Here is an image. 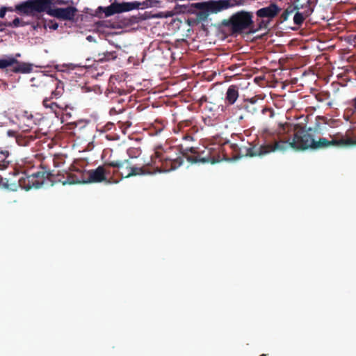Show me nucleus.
<instances>
[{
	"instance_id": "c9c22d12",
	"label": "nucleus",
	"mask_w": 356,
	"mask_h": 356,
	"mask_svg": "<svg viewBox=\"0 0 356 356\" xmlns=\"http://www.w3.org/2000/svg\"><path fill=\"white\" fill-rule=\"evenodd\" d=\"M58 24H57V23H54V24H52V26H51V29H54V30L57 29H58Z\"/></svg>"
},
{
	"instance_id": "6ab92c4d",
	"label": "nucleus",
	"mask_w": 356,
	"mask_h": 356,
	"mask_svg": "<svg viewBox=\"0 0 356 356\" xmlns=\"http://www.w3.org/2000/svg\"><path fill=\"white\" fill-rule=\"evenodd\" d=\"M14 67L12 71L15 73H29L32 71L33 67L32 65L26 63H20L17 60V63H15Z\"/></svg>"
},
{
	"instance_id": "0eeeda50",
	"label": "nucleus",
	"mask_w": 356,
	"mask_h": 356,
	"mask_svg": "<svg viewBox=\"0 0 356 356\" xmlns=\"http://www.w3.org/2000/svg\"><path fill=\"white\" fill-rule=\"evenodd\" d=\"M52 6V0H27L16 6V10L21 15L35 16L38 13L48 12Z\"/></svg>"
},
{
	"instance_id": "423d86ee",
	"label": "nucleus",
	"mask_w": 356,
	"mask_h": 356,
	"mask_svg": "<svg viewBox=\"0 0 356 356\" xmlns=\"http://www.w3.org/2000/svg\"><path fill=\"white\" fill-rule=\"evenodd\" d=\"M252 14L246 11H240L233 14L229 19H225L221 22L220 26L226 27L232 33H241L244 31L251 28Z\"/></svg>"
},
{
	"instance_id": "9b49d317",
	"label": "nucleus",
	"mask_w": 356,
	"mask_h": 356,
	"mask_svg": "<svg viewBox=\"0 0 356 356\" xmlns=\"http://www.w3.org/2000/svg\"><path fill=\"white\" fill-rule=\"evenodd\" d=\"M185 151L186 152L184 154V156H186L188 161L191 163H214L217 161L215 156L211 155V149L198 152L197 147H191L186 148Z\"/></svg>"
},
{
	"instance_id": "c756f323",
	"label": "nucleus",
	"mask_w": 356,
	"mask_h": 356,
	"mask_svg": "<svg viewBox=\"0 0 356 356\" xmlns=\"http://www.w3.org/2000/svg\"><path fill=\"white\" fill-rule=\"evenodd\" d=\"M123 110H124L123 108H119L118 110H117L115 108L113 107V108H110L109 114L111 115H115L122 113L123 111Z\"/></svg>"
},
{
	"instance_id": "1a4fd4ad",
	"label": "nucleus",
	"mask_w": 356,
	"mask_h": 356,
	"mask_svg": "<svg viewBox=\"0 0 356 356\" xmlns=\"http://www.w3.org/2000/svg\"><path fill=\"white\" fill-rule=\"evenodd\" d=\"M147 7V3L145 1H134L123 3H113L107 7L99 6V10H102L106 17H110L115 14L129 12L135 9L145 8Z\"/></svg>"
},
{
	"instance_id": "aec40b11",
	"label": "nucleus",
	"mask_w": 356,
	"mask_h": 356,
	"mask_svg": "<svg viewBox=\"0 0 356 356\" xmlns=\"http://www.w3.org/2000/svg\"><path fill=\"white\" fill-rule=\"evenodd\" d=\"M118 57V53L115 51H106L99 53L97 55L98 60L100 62H108L114 60Z\"/></svg>"
},
{
	"instance_id": "f03ea898",
	"label": "nucleus",
	"mask_w": 356,
	"mask_h": 356,
	"mask_svg": "<svg viewBox=\"0 0 356 356\" xmlns=\"http://www.w3.org/2000/svg\"><path fill=\"white\" fill-rule=\"evenodd\" d=\"M70 178V177L67 176L65 178L63 175H54L42 163H39L37 170L19 178V185L26 191H29L33 188H40L47 180L51 182V186L56 182H61L63 185L72 184L74 181H71Z\"/></svg>"
},
{
	"instance_id": "f8f14e48",
	"label": "nucleus",
	"mask_w": 356,
	"mask_h": 356,
	"mask_svg": "<svg viewBox=\"0 0 356 356\" xmlns=\"http://www.w3.org/2000/svg\"><path fill=\"white\" fill-rule=\"evenodd\" d=\"M77 11V9L74 6L56 8L51 7L48 12V15L60 20L72 21L74 19Z\"/></svg>"
},
{
	"instance_id": "f257e3e1",
	"label": "nucleus",
	"mask_w": 356,
	"mask_h": 356,
	"mask_svg": "<svg viewBox=\"0 0 356 356\" xmlns=\"http://www.w3.org/2000/svg\"><path fill=\"white\" fill-rule=\"evenodd\" d=\"M291 130V124L285 123L280 124L278 128L275 131L269 132V135L272 136L275 152H284L289 148L298 150L312 149L314 137L309 133V131H312L311 128L308 131L303 129L297 130L293 134L292 140L286 136Z\"/></svg>"
},
{
	"instance_id": "393cba45",
	"label": "nucleus",
	"mask_w": 356,
	"mask_h": 356,
	"mask_svg": "<svg viewBox=\"0 0 356 356\" xmlns=\"http://www.w3.org/2000/svg\"><path fill=\"white\" fill-rule=\"evenodd\" d=\"M24 25L25 23L19 17H15L12 22H7L4 23V26L7 27H19L24 26Z\"/></svg>"
},
{
	"instance_id": "72a5a7b5",
	"label": "nucleus",
	"mask_w": 356,
	"mask_h": 356,
	"mask_svg": "<svg viewBox=\"0 0 356 356\" xmlns=\"http://www.w3.org/2000/svg\"><path fill=\"white\" fill-rule=\"evenodd\" d=\"M4 180L3 178H1V182L2 183V184L5 186V188H8V184L6 182H4ZM6 182H8V180H6Z\"/></svg>"
},
{
	"instance_id": "20e7f679",
	"label": "nucleus",
	"mask_w": 356,
	"mask_h": 356,
	"mask_svg": "<svg viewBox=\"0 0 356 356\" xmlns=\"http://www.w3.org/2000/svg\"><path fill=\"white\" fill-rule=\"evenodd\" d=\"M269 130H265L266 134L264 143L260 145L249 144L247 146L238 147L236 144H232L230 147L234 152L233 158L239 159L243 156L263 157L269 154L275 152L272 136L269 135Z\"/></svg>"
},
{
	"instance_id": "4be33fe9",
	"label": "nucleus",
	"mask_w": 356,
	"mask_h": 356,
	"mask_svg": "<svg viewBox=\"0 0 356 356\" xmlns=\"http://www.w3.org/2000/svg\"><path fill=\"white\" fill-rule=\"evenodd\" d=\"M15 63H17V60L13 56H9L6 58H0V70L11 67L14 65Z\"/></svg>"
},
{
	"instance_id": "473e14b6",
	"label": "nucleus",
	"mask_w": 356,
	"mask_h": 356,
	"mask_svg": "<svg viewBox=\"0 0 356 356\" xmlns=\"http://www.w3.org/2000/svg\"><path fill=\"white\" fill-rule=\"evenodd\" d=\"M68 3V1L66 0H52V6L55 4L58 5H66Z\"/></svg>"
},
{
	"instance_id": "b1692460",
	"label": "nucleus",
	"mask_w": 356,
	"mask_h": 356,
	"mask_svg": "<svg viewBox=\"0 0 356 356\" xmlns=\"http://www.w3.org/2000/svg\"><path fill=\"white\" fill-rule=\"evenodd\" d=\"M195 15H196L197 19L199 22H204L208 19V17L211 14L209 11V9H207V7H205L199 10H196Z\"/></svg>"
},
{
	"instance_id": "4468645a",
	"label": "nucleus",
	"mask_w": 356,
	"mask_h": 356,
	"mask_svg": "<svg viewBox=\"0 0 356 356\" xmlns=\"http://www.w3.org/2000/svg\"><path fill=\"white\" fill-rule=\"evenodd\" d=\"M236 4V0H211L207 1V9L210 14H216Z\"/></svg>"
},
{
	"instance_id": "a211bd4d",
	"label": "nucleus",
	"mask_w": 356,
	"mask_h": 356,
	"mask_svg": "<svg viewBox=\"0 0 356 356\" xmlns=\"http://www.w3.org/2000/svg\"><path fill=\"white\" fill-rule=\"evenodd\" d=\"M238 87L236 85L229 86L225 96V101L230 105L234 104L238 97Z\"/></svg>"
},
{
	"instance_id": "dca6fc26",
	"label": "nucleus",
	"mask_w": 356,
	"mask_h": 356,
	"mask_svg": "<svg viewBox=\"0 0 356 356\" xmlns=\"http://www.w3.org/2000/svg\"><path fill=\"white\" fill-rule=\"evenodd\" d=\"M41 163L39 161H35V158H25L22 160V163L19 164V167L21 168L23 176L29 175L31 172L35 171V167L38 169V165Z\"/></svg>"
},
{
	"instance_id": "7ed1b4c3",
	"label": "nucleus",
	"mask_w": 356,
	"mask_h": 356,
	"mask_svg": "<svg viewBox=\"0 0 356 356\" xmlns=\"http://www.w3.org/2000/svg\"><path fill=\"white\" fill-rule=\"evenodd\" d=\"M31 87H35L39 89V92L45 93L46 92L51 90L50 97H46L42 102V104L46 108H50L54 110L58 107L55 102H51L52 99H58L63 94L64 84L57 79L49 76L46 74H38L35 77L31 79Z\"/></svg>"
},
{
	"instance_id": "2eb2a0df",
	"label": "nucleus",
	"mask_w": 356,
	"mask_h": 356,
	"mask_svg": "<svg viewBox=\"0 0 356 356\" xmlns=\"http://www.w3.org/2000/svg\"><path fill=\"white\" fill-rule=\"evenodd\" d=\"M280 8L275 3H270L269 6L259 9L256 14L261 18L273 19L280 11Z\"/></svg>"
},
{
	"instance_id": "39448f33",
	"label": "nucleus",
	"mask_w": 356,
	"mask_h": 356,
	"mask_svg": "<svg viewBox=\"0 0 356 356\" xmlns=\"http://www.w3.org/2000/svg\"><path fill=\"white\" fill-rule=\"evenodd\" d=\"M105 165L116 168L114 173H119L122 177L129 178L133 176L151 175L156 170H152L149 165L142 167L134 165L129 159L108 161L105 162Z\"/></svg>"
},
{
	"instance_id": "7c9ffc66",
	"label": "nucleus",
	"mask_w": 356,
	"mask_h": 356,
	"mask_svg": "<svg viewBox=\"0 0 356 356\" xmlns=\"http://www.w3.org/2000/svg\"><path fill=\"white\" fill-rule=\"evenodd\" d=\"M292 13V10L289 11L288 10H285L282 14L281 15V19L282 21H286L288 19L289 15Z\"/></svg>"
},
{
	"instance_id": "412c9836",
	"label": "nucleus",
	"mask_w": 356,
	"mask_h": 356,
	"mask_svg": "<svg viewBox=\"0 0 356 356\" xmlns=\"http://www.w3.org/2000/svg\"><path fill=\"white\" fill-rule=\"evenodd\" d=\"M316 1L317 0H307L305 4L300 6V8L303 9L302 13L306 17L313 13Z\"/></svg>"
},
{
	"instance_id": "bb28decb",
	"label": "nucleus",
	"mask_w": 356,
	"mask_h": 356,
	"mask_svg": "<svg viewBox=\"0 0 356 356\" xmlns=\"http://www.w3.org/2000/svg\"><path fill=\"white\" fill-rule=\"evenodd\" d=\"M261 111L263 115H267L269 118H273L275 115V111L270 107H264L262 106Z\"/></svg>"
},
{
	"instance_id": "ddd939ff",
	"label": "nucleus",
	"mask_w": 356,
	"mask_h": 356,
	"mask_svg": "<svg viewBox=\"0 0 356 356\" xmlns=\"http://www.w3.org/2000/svg\"><path fill=\"white\" fill-rule=\"evenodd\" d=\"M259 99L263 100V98H259V96L256 95L251 98L245 99L238 107L240 109L245 110L250 115H256L262 108V106L259 103Z\"/></svg>"
},
{
	"instance_id": "e433bc0d",
	"label": "nucleus",
	"mask_w": 356,
	"mask_h": 356,
	"mask_svg": "<svg viewBox=\"0 0 356 356\" xmlns=\"http://www.w3.org/2000/svg\"><path fill=\"white\" fill-rule=\"evenodd\" d=\"M162 128L159 129L158 131H156V134H158L159 133H160L161 131H162Z\"/></svg>"
},
{
	"instance_id": "cd10ccee",
	"label": "nucleus",
	"mask_w": 356,
	"mask_h": 356,
	"mask_svg": "<svg viewBox=\"0 0 356 356\" xmlns=\"http://www.w3.org/2000/svg\"><path fill=\"white\" fill-rule=\"evenodd\" d=\"M207 1L192 3L191 6V11L193 13H195V11L193 10V8L196 9L197 10H199L200 9H202V8L207 7Z\"/></svg>"
},
{
	"instance_id": "4c0bfd02",
	"label": "nucleus",
	"mask_w": 356,
	"mask_h": 356,
	"mask_svg": "<svg viewBox=\"0 0 356 356\" xmlns=\"http://www.w3.org/2000/svg\"><path fill=\"white\" fill-rule=\"evenodd\" d=\"M5 22H0V26H4Z\"/></svg>"
},
{
	"instance_id": "6e6552de",
	"label": "nucleus",
	"mask_w": 356,
	"mask_h": 356,
	"mask_svg": "<svg viewBox=\"0 0 356 356\" xmlns=\"http://www.w3.org/2000/svg\"><path fill=\"white\" fill-rule=\"evenodd\" d=\"M105 163L104 165H99L96 169L90 170L81 173V178L77 177L75 179V176L72 174L67 173V177H70V179L74 181V184L79 183H100L104 181H107V174L109 172H106Z\"/></svg>"
},
{
	"instance_id": "a878e982",
	"label": "nucleus",
	"mask_w": 356,
	"mask_h": 356,
	"mask_svg": "<svg viewBox=\"0 0 356 356\" xmlns=\"http://www.w3.org/2000/svg\"><path fill=\"white\" fill-rule=\"evenodd\" d=\"M306 17L302 12H297L293 17V22L295 24L300 26L301 25Z\"/></svg>"
},
{
	"instance_id": "c85d7f7f",
	"label": "nucleus",
	"mask_w": 356,
	"mask_h": 356,
	"mask_svg": "<svg viewBox=\"0 0 356 356\" xmlns=\"http://www.w3.org/2000/svg\"><path fill=\"white\" fill-rule=\"evenodd\" d=\"M180 133L181 134V138L183 140H189V141L195 140V137H193L190 134H188V132H186H186H180Z\"/></svg>"
},
{
	"instance_id": "ea45409f",
	"label": "nucleus",
	"mask_w": 356,
	"mask_h": 356,
	"mask_svg": "<svg viewBox=\"0 0 356 356\" xmlns=\"http://www.w3.org/2000/svg\"><path fill=\"white\" fill-rule=\"evenodd\" d=\"M260 356H267V355H265V354H262V355H261Z\"/></svg>"
},
{
	"instance_id": "58836bf2",
	"label": "nucleus",
	"mask_w": 356,
	"mask_h": 356,
	"mask_svg": "<svg viewBox=\"0 0 356 356\" xmlns=\"http://www.w3.org/2000/svg\"><path fill=\"white\" fill-rule=\"evenodd\" d=\"M295 8H296V9H299L298 6H296L295 7Z\"/></svg>"
},
{
	"instance_id": "9d476101",
	"label": "nucleus",
	"mask_w": 356,
	"mask_h": 356,
	"mask_svg": "<svg viewBox=\"0 0 356 356\" xmlns=\"http://www.w3.org/2000/svg\"><path fill=\"white\" fill-rule=\"evenodd\" d=\"M158 162L161 163V165H156V168H161L159 170L168 172L170 170H173L179 168L184 162V159L182 156H177L175 158H171L166 156L165 154L160 152H155L154 158L152 156V161L154 165L157 164Z\"/></svg>"
},
{
	"instance_id": "2f4dec72",
	"label": "nucleus",
	"mask_w": 356,
	"mask_h": 356,
	"mask_svg": "<svg viewBox=\"0 0 356 356\" xmlns=\"http://www.w3.org/2000/svg\"><path fill=\"white\" fill-rule=\"evenodd\" d=\"M7 10H13L12 8H6V7H1L0 8V17L3 18L4 17L5 15H6V13Z\"/></svg>"
},
{
	"instance_id": "5701e85b",
	"label": "nucleus",
	"mask_w": 356,
	"mask_h": 356,
	"mask_svg": "<svg viewBox=\"0 0 356 356\" xmlns=\"http://www.w3.org/2000/svg\"><path fill=\"white\" fill-rule=\"evenodd\" d=\"M9 156V152L6 149H0V169L7 168L10 161L7 160Z\"/></svg>"
},
{
	"instance_id": "f704fd0d",
	"label": "nucleus",
	"mask_w": 356,
	"mask_h": 356,
	"mask_svg": "<svg viewBox=\"0 0 356 356\" xmlns=\"http://www.w3.org/2000/svg\"><path fill=\"white\" fill-rule=\"evenodd\" d=\"M353 106L354 109L356 111V97L353 99Z\"/></svg>"
},
{
	"instance_id": "f3484780",
	"label": "nucleus",
	"mask_w": 356,
	"mask_h": 356,
	"mask_svg": "<svg viewBox=\"0 0 356 356\" xmlns=\"http://www.w3.org/2000/svg\"><path fill=\"white\" fill-rule=\"evenodd\" d=\"M179 132H188L191 136L195 137V134L198 131V127L196 125L193 124L191 121L186 120L180 122L178 124L176 129H175V131Z\"/></svg>"
}]
</instances>
